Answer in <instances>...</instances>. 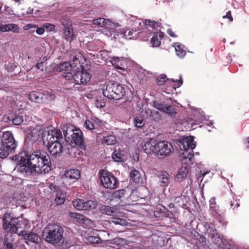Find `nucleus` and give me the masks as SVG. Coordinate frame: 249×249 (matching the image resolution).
Instances as JSON below:
<instances>
[{"mask_svg": "<svg viewBox=\"0 0 249 249\" xmlns=\"http://www.w3.org/2000/svg\"><path fill=\"white\" fill-rule=\"evenodd\" d=\"M18 235L21 237V239H24L25 243L28 245H30V243H35L38 245L42 241V239L39 235L36 232L31 231H29L22 230L19 233Z\"/></svg>", "mask_w": 249, "mask_h": 249, "instance_id": "13", "label": "nucleus"}, {"mask_svg": "<svg viewBox=\"0 0 249 249\" xmlns=\"http://www.w3.org/2000/svg\"><path fill=\"white\" fill-rule=\"evenodd\" d=\"M84 207L83 208V211H91L94 209L97 206V203L96 201L89 200L85 201L84 200Z\"/></svg>", "mask_w": 249, "mask_h": 249, "instance_id": "32", "label": "nucleus"}, {"mask_svg": "<svg viewBox=\"0 0 249 249\" xmlns=\"http://www.w3.org/2000/svg\"><path fill=\"white\" fill-rule=\"evenodd\" d=\"M4 11L5 12V14H7L8 15H13V10L9 7L5 6Z\"/></svg>", "mask_w": 249, "mask_h": 249, "instance_id": "63", "label": "nucleus"}, {"mask_svg": "<svg viewBox=\"0 0 249 249\" xmlns=\"http://www.w3.org/2000/svg\"><path fill=\"white\" fill-rule=\"evenodd\" d=\"M70 64L71 66V70L74 69L73 70V71H76L83 70L86 71H89V69H86L76 56H73L72 60L70 62Z\"/></svg>", "mask_w": 249, "mask_h": 249, "instance_id": "26", "label": "nucleus"}, {"mask_svg": "<svg viewBox=\"0 0 249 249\" xmlns=\"http://www.w3.org/2000/svg\"><path fill=\"white\" fill-rule=\"evenodd\" d=\"M93 25H97L99 27H103L107 25V21L104 18H99L92 20Z\"/></svg>", "mask_w": 249, "mask_h": 249, "instance_id": "44", "label": "nucleus"}, {"mask_svg": "<svg viewBox=\"0 0 249 249\" xmlns=\"http://www.w3.org/2000/svg\"><path fill=\"white\" fill-rule=\"evenodd\" d=\"M66 197V193L64 190L59 189L56 194V197L54 202L57 205H61L64 204Z\"/></svg>", "mask_w": 249, "mask_h": 249, "instance_id": "29", "label": "nucleus"}, {"mask_svg": "<svg viewBox=\"0 0 249 249\" xmlns=\"http://www.w3.org/2000/svg\"><path fill=\"white\" fill-rule=\"evenodd\" d=\"M130 179L135 183L139 182L141 179V176L140 172L136 170L133 169L130 173Z\"/></svg>", "mask_w": 249, "mask_h": 249, "instance_id": "35", "label": "nucleus"}, {"mask_svg": "<svg viewBox=\"0 0 249 249\" xmlns=\"http://www.w3.org/2000/svg\"><path fill=\"white\" fill-rule=\"evenodd\" d=\"M191 234L193 237L197 240L196 243L198 248L200 249H204L205 246H207V240L205 236L200 234L195 230H193L191 232Z\"/></svg>", "mask_w": 249, "mask_h": 249, "instance_id": "20", "label": "nucleus"}, {"mask_svg": "<svg viewBox=\"0 0 249 249\" xmlns=\"http://www.w3.org/2000/svg\"><path fill=\"white\" fill-rule=\"evenodd\" d=\"M64 176L70 181L74 183L81 177L80 172L77 169H71L65 172Z\"/></svg>", "mask_w": 249, "mask_h": 249, "instance_id": "18", "label": "nucleus"}, {"mask_svg": "<svg viewBox=\"0 0 249 249\" xmlns=\"http://www.w3.org/2000/svg\"><path fill=\"white\" fill-rule=\"evenodd\" d=\"M11 31L14 33L19 32V28L18 25L15 23H9L2 24L0 22V33Z\"/></svg>", "mask_w": 249, "mask_h": 249, "instance_id": "24", "label": "nucleus"}, {"mask_svg": "<svg viewBox=\"0 0 249 249\" xmlns=\"http://www.w3.org/2000/svg\"><path fill=\"white\" fill-rule=\"evenodd\" d=\"M141 152L147 155L154 154L157 156H167L174 150L172 144L167 141H158L150 138L148 141L142 142L139 146Z\"/></svg>", "mask_w": 249, "mask_h": 249, "instance_id": "2", "label": "nucleus"}, {"mask_svg": "<svg viewBox=\"0 0 249 249\" xmlns=\"http://www.w3.org/2000/svg\"><path fill=\"white\" fill-rule=\"evenodd\" d=\"M17 143L11 131L3 132L0 136V158H6L15 152Z\"/></svg>", "mask_w": 249, "mask_h": 249, "instance_id": "4", "label": "nucleus"}, {"mask_svg": "<svg viewBox=\"0 0 249 249\" xmlns=\"http://www.w3.org/2000/svg\"><path fill=\"white\" fill-rule=\"evenodd\" d=\"M174 201L178 206L184 208L186 205L184 203L183 199L182 198V196H176L174 198Z\"/></svg>", "mask_w": 249, "mask_h": 249, "instance_id": "51", "label": "nucleus"}, {"mask_svg": "<svg viewBox=\"0 0 249 249\" xmlns=\"http://www.w3.org/2000/svg\"><path fill=\"white\" fill-rule=\"evenodd\" d=\"M168 80H171L174 83L172 88L174 90H176L177 88H179L183 84V80L181 75H180L179 79L175 80L174 79H168L166 75L165 74H161L157 78L156 83L159 86H162Z\"/></svg>", "mask_w": 249, "mask_h": 249, "instance_id": "16", "label": "nucleus"}, {"mask_svg": "<svg viewBox=\"0 0 249 249\" xmlns=\"http://www.w3.org/2000/svg\"><path fill=\"white\" fill-rule=\"evenodd\" d=\"M64 230L60 225L53 223L49 224L44 230L43 236L45 240L53 245H58L63 237Z\"/></svg>", "mask_w": 249, "mask_h": 249, "instance_id": "6", "label": "nucleus"}, {"mask_svg": "<svg viewBox=\"0 0 249 249\" xmlns=\"http://www.w3.org/2000/svg\"><path fill=\"white\" fill-rule=\"evenodd\" d=\"M126 194L125 189H119L114 191L111 195L112 199H115L119 200V203L121 202L124 197Z\"/></svg>", "mask_w": 249, "mask_h": 249, "instance_id": "31", "label": "nucleus"}, {"mask_svg": "<svg viewBox=\"0 0 249 249\" xmlns=\"http://www.w3.org/2000/svg\"><path fill=\"white\" fill-rule=\"evenodd\" d=\"M36 32L38 35H42L45 32L44 28L42 26L41 27H38L37 26V27H36Z\"/></svg>", "mask_w": 249, "mask_h": 249, "instance_id": "61", "label": "nucleus"}, {"mask_svg": "<svg viewBox=\"0 0 249 249\" xmlns=\"http://www.w3.org/2000/svg\"><path fill=\"white\" fill-rule=\"evenodd\" d=\"M223 18H228L230 21H233V18L231 16V12L230 11H228L226 13V15H224L222 17Z\"/></svg>", "mask_w": 249, "mask_h": 249, "instance_id": "62", "label": "nucleus"}, {"mask_svg": "<svg viewBox=\"0 0 249 249\" xmlns=\"http://www.w3.org/2000/svg\"><path fill=\"white\" fill-rule=\"evenodd\" d=\"M157 177L159 179L160 186L163 187H166L169 184V175L165 171H159L156 173Z\"/></svg>", "mask_w": 249, "mask_h": 249, "instance_id": "17", "label": "nucleus"}, {"mask_svg": "<svg viewBox=\"0 0 249 249\" xmlns=\"http://www.w3.org/2000/svg\"><path fill=\"white\" fill-rule=\"evenodd\" d=\"M163 112L170 116H174L177 114V112L172 105H166Z\"/></svg>", "mask_w": 249, "mask_h": 249, "instance_id": "49", "label": "nucleus"}, {"mask_svg": "<svg viewBox=\"0 0 249 249\" xmlns=\"http://www.w3.org/2000/svg\"><path fill=\"white\" fill-rule=\"evenodd\" d=\"M42 139L43 145L46 147L50 145L51 143H53V142H55L53 135H52L51 131H47L45 129L43 131L42 134Z\"/></svg>", "mask_w": 249, "mask_h": 249, "instance_id": "25", "label": "nucleus"}, {"mask_svg": "<svg viewBox=\"0 0 249 249\" xmlns=\"http://www.w3.org/2000/svg\"><path fill=\"white\" fill-rule=\"evenodd\" d=\"M164 36V33L160 31L159 32L154 33L152 37L150 43L153 47H159L161 44V39H162Z\"/></svg>", "mask_w": 249, "mask_h": 249, "instance_id": "27", "label": "nucleus"}, {"mask_svg": "<svg viewBox=\"0 0 249 249\" xmlns=\"http://www.w3.org/2000/svg\"><path fill=\"white\" fill-rule=\"evenodd\" d=\"M89 241L92 243L98 244L101 243L102 240L99 237L91 236L89 237Z\"/></svg>", "mask_w": 249, "mask_h": 249, "instance_id": "56", "label": "nucleus"}, {"mask_svg": "<svg viewBox=\"0 0 249 249\" xmlns=\"http://www.w3.org/2000/svg\"><path fill=\"white\" fill-rule=\"evenodd\" d=\"M70 247L67 241L63 240L62 242L58 245V249H68Z\"/></svg>", "mask_w": 249, "mask_h": 249, "instance_id": "55", "label": "nucleus"}, {"mask_svg": "<svg viewBox=\"0 0 249 249\" xmlns=\"http://www.w3.org/2000/svg\"><path fill=\"white\" fill-rule=\"evenodd\" d=\"M95 105L97 108H103L106 106V102L101 97H97L95 102Z\"/></svg>", "mask_w": 249, "mask_h": 249, "instance_id": "50", "label": "nucleus"}, {"mask_svg": "<svg viewBox=\"0 0 249 249\" xmlns=\"http://www.w3.org/2000/svg\"><path fill=\"white\" fill-rule=\"evenodd\" d=\"M217 247L223 249H233V246L231 244V241H228L222 238V243L219 245H216Z\"/></svg>", "mask_w": 249, "mask_h": 249, "instance_id": "39", "label": "nucleus"}, {"mask_svg": "<svg viewBox=\"0 0 249 249\" xmlns=\"http://www.w3.org/2000/svg\"><path fill=\"white\" fill-rule=\"evenodd\" d=\"M126 89V87L117 82L109 81L104 85L102 92L104 97L118 100L125 96Z\"/></svg>", "mask_w": 249, "mask_h": 249, "instance_id": "5", "label": "nucleus"}, {"mask_svg": "<svg viewBox=\"0 0 249 249\" xmlns=\"http://www.w3.org/2000/svg\"><path fill=\"white\" fill-rule=\"evenodd\" d=\"M144 24L146 26L152 28L153 29L155 30L157 29V28L160 27L161 24L160 22H158L154 20L145 19L144 21Z\"/></svg>", "mask_w": 249, "mask_h": 249, "instance_id": "45", "label": "nucleus"}, {"mask_svg": "<svg viewBox=\"0 0 249 249\" xmlns=\"http://www.w3.org/2000/svg\"><path fill=\"white\" fill-rule=\"evenodd\" d=\"M36 27H37V25L30 23L24 25L23 26V29L25 31H27L30 29L36 28Z\"/></svg>", "mask_w": 249, "mask_h": 249, "instance_id": "60", "label": "nucleus"}, {"mask_svg": "<svg viewBox=\"0 0 249 249\" xmlns=\"http://www.w3.org/2000/svg\"><path fill=\"white\" fill-rule=\"evenodd\" d=\"M84 127L89 130H93L96 129V127L89 120H86L84 124Z\"/></svg>", "mask_w": 249, "mask_h": 249, "instance_id": "53", "label": "nucleus"}, {"mask_svg": "<svg viewBox=\"0 0 249 249\" xmlns=\"http://www.w3.org/2000/svg\"><path fill=\"white\" fill-rule=\"evenodd\" d=\"M66 24L67 26L63 24L64 27L63 36L66 41L71 42L75 37L72 26L71 23L69 21L67 22Z\"/></svg>", "mask_w": 249, "mask_h": 249, "instance_id": "19", "label": "nucleus"}, {"mask_svg": "<svg viewBox=\"0 0 249 249\" xmlns=\"http://www.w3.org/2000/svg\"><path fill=\"white\" fill-rule=\"evenodd\" d=\"M174 46L177 55L180 58H183L186 55V52L181 47V44L178 42L174 43Z\"/></svg>", "mask_w": 249, "mask_h": 249, "instance_id": "36", "label": "nucleus"}, {"mask_svg": "<svg viewBox=\"0 0 249 249\" xmlns=\"http://www.w3.org/2000/svg\"><path fill=\"white\" fill-rule=\"evenodd\" d=\"M210 208L215 213L213 214L215 216H220L219 214V207L216 205L215 198L214 197H212L210 201Z\"/></svg>", "mask_w": 249, "mask_h": 249, "instance_id": "34", "label": "nucleus"}, {"mask_svg": "<svg viewBox=\"0 0 249 249\" xmlns=\"http://www.w3.org/2000/svg\"><path fill=\"white\" fill-rule=\"evenodd\" d=\"M137 31H134L133 29H127L124 31L123 33V36L128 39H131L133 37L137 36Z\"/></svg>", "mask_w": 249, "mask_h": 249, "instance_id": "42", "label": "nucleus"}, {"mask_svg": "<svg viewBox=\"0 0 249 249\" xmlns=\"http://www.w3.org/2000/svg\"><path fill=\"white\" fill-rule=\"evenodd\" d=\"M112 243L119 247H123L127 244V241L124 238L116 237L112 240Z\"/></svg>", "mask_w": 249, "mask_h": 249, "instance_id": "46", "label": "nucleus"}, {"mask_svg": "<svg viewBox=\"0 0 249 249\" xmlns=\"http://www.w3.org/2000/svg\"><path fill=\"white\" fill-rule=\"evenodd\" d=\"M64 140L70 144L73 143L81 149H86L82 131L71 124H66L63 127Z\"/></svg>", "mask_w": 249, "mask_h": 249, "instance_id": "3", "label": "nucleus"}, {"mask_svg": "<svg viewBox=\"0 0 249 249\" xmlns=\"http://www.w3.org/2000/svg\"><path fill=\"white\" fill-rule=\"evenodd\" d=\"M191 108L194 110L196 109L198 111V113L200 115V117L198 118L199 119L201 120H207V117L205 116L204 112L201 109H198L197 108H195L194 107H192Z\"/></svg>", "mask_w": 249, "mask_h": 249, "instance_id": "54", "label": "nucleus"}, {"mask_svg": "<svg viewBox=\"0 0 249 249\" xmlns=\"http://www.w3.org/2000/svg\"><path fill=\"white\" fill-rule=\"evenodd\" d=\"M177 144L180 149L183 151L180 155V158L183 160L188 159L189 161H191L194 157L193 149L196 146L194 136H184L181 137L177 141Z\"/></svg>", "mask_w": 249, "mask_h": 249, "instance_id": "8", "label": "nucleus"}, {"mask_svg": "<svg viewBox=\"0 0 249 249\" xmlns=\"http://www.w3.org/2000/svg\"><path fill=\"white\" fill-rule=\"evenodd\" d=\"M3 245L5 247V249H14L12 244L8 242L5 238L4 240Z\"/></svg>", "mask_w": 249, "mask_h": 249, "instance_id": "59", "label": "nucleus"}, {"mask_svg": "<svg viewBox=\"0 0 249 249\" xmlns=\"http://www.w3.org/2000/svg\"><path fill=\"white\" fill-rule=\"evenodd\" d=\"M109 221L110 223H113L116 225H119L123 226L127 225V223L124 219L118 217H111Z\"/></svg>", "mask_w": 249, "mask_h": 249, "instance_id": "40", "label": "nucleus"}, {"mask_svg": "<svg viewBox=\"0 0 249 249\" xmlns=\"http://www.w3.org/2000/svg\"><path fill=\"white\" fill-rule=\"evenodd\" d=\"M122 156V155L120 151L115 149L112 154L111 157L114 161L121 162L124 161Z\"/></svg>", "mask_w": 249, "mask_h": 249, "instance_id": "41", "label": "nucleus"}, {"mask_svg": "<svg viewBox=\"0 0 249 249\" xmlns=\"http://www.w3.org/2000/svg\"><path fill=\"white\" fill-rule=\"evenodd\" d=\"M133 122L135 126L138 128H142L145 124L144 120L141 117H135L134 119Z\"/></svg>", "mask_w": 249, "mask_h": 249, "instance_id": "47", "label": "nucleus"}, {"mask_svg": "<svg viewBox=\"0 0 249 249\" xmlns=\"http://www.w3.org/2000/svg\"><path fill=\"white\" fill-rule=\"evenodd\" d=\"M73 73L70 71L64 72L62 76L66 79V85H70V87H74L75 85H85L90 80L91 75L89 71H73Z\"/></svg>", "mask_w": 249, "mask_h": 249, "instance_id": "7", "label": "nucleus"}, {"mask_svg": "<svg viewBox=\"0 0 249 249\" xmlns=\"http://www.w3.org/2000/svg\"><path fill=\"white\" fill-rule=\"evenodd\" d=\"M69 216L71 218L76 219L79 223H85L88 220L85 215L77 213L70 212Z\"/></svg>", "mask_w": 249, "mask_h": 249, "instance_id": "33", "label": "nucleus"}, {"mask_svg": "<svg viewBox=\"0 0 249 249\" xmlns=\"http://www.w3.org/2000/svg\"><path fill=\"white\" fill-rule=\"evenodd\" d=\"M98 58L105 60L107 59V53L104 50H101L97 54Z\"/></svg>", "mask_w": 249, "mask_h": 249, "instance_id": "57", "label": "nucleus"}, {"mask_svg": "<svg viewBox=\"0 0 249 249\" xmlns=\"http://www.w3.org/2000/svg\"><path fill=\"white\" fill-rule=\"evenodd\" d=\"M98 174L102 184L105 188L113 190L119 186V180L112 173L101 169Z\"/></svg>", "mask_w": 249, "mask_h": 249, "instance_id": "9", "label": "nucleus"}, {"mask_svg": "<svg viewBox=\"0 0 249 249\" xmlns=\"http://www.w3.org/2000/svg\"><path fill=\"white\" fill-rule=\"evenodd\" d=\"M154 215L155 217L163 219L164 217H167L170 219H174L175 215L173 211L168 210L165 206L159 205L157 206L156 210L154 212Z\"/></svg>", "mask_w": 249, "mask_h": 249, "instance_id": "15", "label": "nucleus"}, {"mask_svg": "<svg viewBox=\"0 0 249 249\" xmlns=\"http://www.w3.org/2000/svg\"><path fill=\"white\" fill-rule=\"evenodd\" d=\"M47 148L53 160L60 157L63 151V146L60 142H53Z\"/></svg>", "mask_w": 249, "mask_h": 249, "instance_id": "14", "label": "nucleus"}, {"mask_svg": "<svg viewBox=\"0 0 249 249\" xmlns=\"http://www.w3.org/2000/svg\"><path fill=\"white\" fill-rule=\"evenodd\" d=\"M152 106L158 110L163 112L166 105L164 102H160L154 100L152 102Z\"/></svg>", "mask_w": 249, "mask_h": 249, "instance_id": "48", "label": "nucleus"}, {"mask_svg": "<svg viewBox=\"0 0 249 249\" xmlns=\"http://www.w3.org/2000/svg\"><path fill=\"white\" fill-rule=\"evenodd\" d=\"M51 132L53 135L55 142H60L62 141L63 135L61 131L58 129H52Z\"/></svg>", "mask_w": 249, "mask_h": 249, "instance_id": "37", "label": "nucleus"}, {"mask_svg": "<svg viewBox=\"0 0 249 249\" xmlns=\"http://www.w3.org/2000/svg\"><path fill=\"white\" fill-rule=\"evenodd\" d=\"M19 217H13L10 213H5L3 216V228L8 233H17L18 229L20 228Z\"/></svg>", "mask_w": 249, "mask_h": 249, "instance_id": "10", "label": "nucleus"}, {"mask_svg": "<svg viewBox=\"0 0 249 249\" xmlns=\"http://www.w3.org/2000/svg\"><path fill=\"white\" fill-rule=\"evenodd\" d=\"M167 33L171 37H177V36L170 29H168L167 30Z\"/></svg>", "mask_w": 249, "mask_h": 249, "instance_id": "64", "label": "nucleus"}, {"mask_svg": "<svg viewBox=\"0 0 249 249\" xmlns=\"http://www.w3.org/2000/svg\"><path fill=\"white\" fill-rule=\"evenodd\" d=\"M189 170L187 166L180 168L176 175V180L177 181L181 182L184 180L187 177Z\"/></svg>", "mask_w": 249, "mask_h": 249, "instance_id": "28", "label": "nucleus"}, {"mask_svg": "<svg viewBox=\"0 0 249 249\" xmlns=\"http://www.w3.org/2000/svg\"><path fill=\"white\" fill-rule=\"evenodd\" d=\"M116 139L112 134H106L102 139V142L107 145H114L116 143Z\"/></svg>", "mask_w": 249, "mask_h": 249, "instance_id": "30", "label": "nucleus"}, {"mask_svg": "<svg viewBox=\"0 0 249 249\" xmlns=\"http://www.w3.org/2000/svg\"><path fill=\"white\" fill-rule=\"evenodd\" d=\"M29 100L36 103L48 104L54 98V95L47 91H32L28 95Z\"/></svg>", "mask_w": 249, "mask_h": 249, "instance_id": "11", "label": "nucleus"}, {"mask_svg": "<svg viewBox=\"0 0 249 249\" xmlns=\"http://www.w3.org/2000/svg\"><path fill=\"white\" fill-rule=\"evenodd\" d=\"M204 227L206 229V233L208 234V237L214 244L219 245L222 243V237L213 223L209 222H206Z\"/></svg>", "mask_w": 249, "mask_h": 249, "instance_id": "12", "label": "nucleus"}, {"mask_svg": "<svg viewBox=\"0 0 249 249\" xmlns=\"http://www.w3.org/2000/svg\"><path fill=\"white\" fill-rule=\"evenodd\" d=\"M57 71H65L66 72L71 71L70 62H66L60 64L57 68Z\"/></svg>", "mask_w": 249, "mask_h": 249, "instance_id": "38", "label": "nucleus"}, {"mask_svg": "<svg viewBox=\"0 0 249 249\" xmlns=\"http://www.w3.org/2000/svg\"><path fill=\"white\" fill-rule=\"evenodd\" d=\"M73 205L77 210L83 211V208L84 207V199H76L73 201Z\"/></svg>", "mask_w": 249, "mask_h": 249, "instance_id": "43", "label": "nucleus"}, {"mask_svg": "<svg viewBox=\"0 0 249 249\" xmlns=\"http://www.w3.org/2000/svg\"><path fill=\"white\" fill-rule=\"evenodd\" d=\"M68 151L67 153L69 154L71 158H76L77 156L78 158L81 157L84 155L86 149H81L78 146L70 145L67 148Z\"/></svg>", "mask_w": 249, "mask_h": 249, "instance_id": "22", "label": "nucleus"}, {"mask_svg": "<svg viewBox=\"0 0 249 249\" xmlns=\"http://www.w3.org/2000/svg\"><path fill=\"white\" fill-rule=\"evenodd\" d=\"M42 26L47 32H53L55 29V26L54 24L48 22L43 24Z\"/></svg>", "mask_w": 249, "mask_h": 249, "instance_id": "52", "label": "nucleus"}, {"mask_svg": "<svg viewBox=\"0 0 249 249\" xmlns=\"http://www.w3.org/2000/svg\"><path fill=\"white\" fill-rule=\"evenodd\" d=\"M44 58H43V60L40 59L36 64L35 68H36L37 70H41L43 71V70L42 65L44 62Z\"/></svg>", "mask_w": 249, "mask_h": 249, "instance_id": "58", "label": "nucleus"}, {"mask_svg": "<svg viewBox=\"0 0 249 249\" xmlns=\"http://www.w3.org/2000/svg\"><path fill=\"white\" fill-rule=\"evenodd\" d=\"M5 121H11L12 123L16 125H20L23 122V118L20 113L10 114L7 116L4 117Z\"/></svg>", "mask_w": 249, "mask_h": 249, "instance_id": "21", "label": "nucleus"}, {"mask_svg": "<svg viewBox=\"0 0 249 249\" xmlns=\"http://www.w3.org/2000/svg\"><path fill=\"white\" fill-rule=\"evenodd\" d=\"M100 213L104 215L114 216L116 214V206L101 204L99 208Z\"/></svg>", "mask_w": 249, "mask_h": 249, "instance_id": "23", "label": "nucleus"}, {"mask_svg": "<svg viewBox=\"0 0 249 249\" xmlns=\"http://www.w3.org/2000/svg\"><path fill=\"white\" fill-rule=\"evenodd\" d=\"M10 158L17 162L18 171L27 176L45 174L52 169L51 156L44 150H36L30 153L23 150Z\"/></svg>", "mask_w": 249, "mask_h": 249, "instance_id": "1", "label": "nucleus"}]
</instances>
